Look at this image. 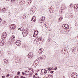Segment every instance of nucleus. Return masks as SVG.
Wrapping results in <instances>:
<instances>
[{"instance_id":"obj_1","label":"nucleus","mask_w":78,"mask_h":78,"mask_svg":"<svg viewBox=\"0 0 78 78\" xmlns=\"http://www.w3.org/2000/svg\"><path fill=\"white\" fill-rule=\"evenodd\" d=\"M22 34L23 36H26L28 34V31L26 30H23Z\"/></svg>"},{"instance_id":"obj_2","label":"nucleus","mask_w":78,"mask_h":78,"mask_svg":"<svg viewBox=\"0 0 78 78\" xmlns=\"http://www.w3.org/2000/svg\"><path fill=\"white\" fill-rule=\"evenodd\" d=\"M2 39H5L6 37V32H5L2 34Z\"/></svg>"},{"instance_id":"obj_3","label":"nucleus","mask_w":78,"mask_h":78,"mask_svg":"<svg viewBox=\"0 0 78 78\" xmlns=\"http://www.w3.org/2000/svg\"><path fill=\"white\" fill-rule=\"evenodd\" d=\"M6 42H5V41L2 40L0 43V45H1V46H3L4 45L6 44Z\"/></svg>"},{"instance_id":"obj_4","label":"nucleus","mask_w":78,"mask_h":78,"mask_svg":"<svg viewBox=\"0 0 78 78\" xmlns=\"http://www.w3.org/2000/svg\"><path fill=\"white\" fill-rule=\"evenodd\" d=\"M16 44L18 46H19L20 45H21V43L20 41L18 40L16 41Z\"/></svg>"},{"instance_id":"obj_5","label":"nucleus","mask_w":78,"mask_h":78,"mask_svg":"<svg viewBox=\"0 0 78 78\" xmlns=\"http://www.w3.org/2000/svg\"><path fill=\"white\" fill-rule=\"evenodd\" d=\"M49 10L51 13H53L54 12V8L52 7H51Z\"/></svg>"},{"instance_id":"obj_6","label":"nucleus","mask_w":78,"mask_h":78,"mask_svg":"<svg viewBox=\"0 0 78 78\" xmlns=\"http://www.w3.org/2000/svg\"><path fill=\"white\" fill-rule=\"evenodd\" d=\"M16 25L14 24H12V25H10V29H13V30H14V29L16 28Z\"/></svg>"},{"instance_id":"obj_7","label":"nucleus","mask_w":78,"mask_h":78,"mask_svg":"<svg viewBox=\"0 0 78 78\" xmlns=\"http://www.w3.org/2000/svg\"><path fill=\"white\" fill-rule=\"evenodd\" d=\"M27 58H32L33 57V53L31 52H29V54L27 56Z\"/></svg>"},{"instance_id":"obj_8","label":"nucleus","mask_w":78,"mask_h":78,"mask_svg":"<svg viewBox=\"0 0 78 78\" xmlns=\"http://www.w3.org/2000/svg\"><path fill=\"white\" fill-rule=\"evenodd\" d=\"M31 21L32 22H34L36 21V16H33L31 19Z\"/></svg>"},{"instance_id":"obj_9","label":"nucleus","mask_w":78,"mask_h":78,"mask_svg":"<svg viewBox=\"0 0 78 78\" xmlns=\"http://www.w3.org/2000/svg\"><path fill=\"white\" fill-rule=\"evenodd\" d=\"M10 39H11L12 42H14L15 41V37L14 35L12 36Z\"/></svg>"},{"instance_id":"obj_10","label":"nucleus","mask_w":78,"mask_h":78,"mask_svg":"<svg viewBox=\"0 0 78 78\" xmlns=\"http://www.w3.org/2000/svg\"><path fill=\"white\" fill-rule=\"evenodd\" d=\"M72 51L73 53H74V54H75V53L76 51V48H75V47H74L72 49Z\"/></svg>"},{"instance_id":"obj_11","label":"nucleus","mask_w":78,"mask_h":78,"mask_svg":"<svg viewBox=\"0 0 78 78\" xmlns=\"http://www.w3.org/2000/svg\"><path fill=\"white\" fill-rule=\"evenodd\" d=\"M44 51V49L42 48L40 49L39 50L38 52L40 54H42V53Z\"/></svg>"},{"instance_id":"obj_12","label":"nucleus","mask_w":78,"mask_h":78,"mask_svg":"<svg viewBox=\"0 0 78 78\" xmlns=\"http://www.w3.org/2000/svg\"><path fill=\"white\" fill-rule=\"evenodd\" d=\"M44 26L46 28H48V22H46L45 23V24L44 25Z\"/></svg>"},{"instance_id":"obj_13","label":"nucleus","mask_w":78,"mask_h":78,"mask_svg":"<svg viewBox=\"0 0 78 78\" xmlns=\"http://www.w3.org/2000/svg\"><path fill=\"white\" fill-rule=\"evenodd\" d=\"M46 58V56L44 55H42L41 57V59H45Z\"/></svg>"},{"instance_id":"obj_14","label":"nucleus","mask_w":78,"mask_h":78,"mask_svg":"<svg viewBox=\"0 0 78 78\" xmlns=\"http://www.w3.org/2000/svg\"><path fill=\"white\" fill-rule=\"evenodd\" d=\"M37 34H36V31L34 32V34L33 36V37H35L37 34H38V31L37 30Z\"/></svg>"},{"instance_id":"obj_15","label":"nucleus","mask_w":78,"mask_h":78,"mask_svg":"<svg viewBox=\"0 0 78 78\" xmlns=\"http://www.w3.org/2000/svg\"><path fill=\"white\" fill-rule=\"evenodd\" d=\"M8 59H5L4 60V62L5 64H8Z\"/></svg>"},{"instance_id":"obj_16","label":"nucleus","mask_w":78,"mask_h":78,"mask_svg":"<svg viewBox=\"0 0 78 78\" xmlns=\"http://www.w3.org/2000/svg\"><path fill=\"white\" fill-rule=\"evenodd\" d=\"M6 8H4L2 9L1 10V11H2V12H5V11H6Z\"/></svg>"},{"instance_id":"obj_17","label":"nucleus","mask_w":78,"mask_h":78,"mask_svg":"<svg viewBox=\"0 0 78 78\" xmlns=\"http://www.w3.org/2000/svg\"><path fill=\"white\" fill-rule=\"evenodd\" d=\"M40 19H41L42 21H44L45 20V17H41Z\"/></svg>"},{"instance_id":"obj_18","label":"nucleus","mask_w":78,"mask_h":78,"mask_svg":"<svg viewBox=\"0 0 78 78\" xmlns=\"http://www.w3.org/2000/svg\"><path fill=\"white\" fill-rule=\"evenodd\" d=\"M24 29V28L23 27H22L20 28V30L21 31H23V30Z\"/></svg>"},{"instance_id":"obj_19","label":"nucleus","mask_w":78,"mask_h":78,"mask_svg":"<svg viewBox=\"0 0 78 78\" xmlns=\"http://www.w3.org/2000/svg\"><path fill=\"white\" fill-rule=\"evenodd\" d=\"M74 9H76V8L78 9V4L74 5Z\"/></svg>"},{"instance_id":"obj_20","label":"nucleus","mask_w":78,"mask_h":78,"mask_svg":"<svg viewBox=\"0 0 78 78\" xmlns=\"http://www.w3.org/2000/svg\"><path fill=\"white\" fill-rule=\"evenodd\" d=\"M36 39H38L39 41H42V40L41 39V38H40V37H36Z\"/></svg>"},{"instance_id":"obj_21","label":"nucleus","mask_w":78,"mask_h":78,"mask_svg":"<svg viewBox=\"0 0 78 78\" xmlns=\"http://www.w3.org/2000/svg\"><path fill=\"white\" fill-rule=\"evenodd\" d=\"M74 11L75 12H77L78 11V9H74Z\"/></svg>"},{"instance_id":"obj_22","label":"nucleus","mask_w":78,"mask_h":78,"mask_svg":"<svg viewBox=\"0 0 78 78\" xmlns=\"http://www.w3.org/2000/svg\"><path fill=\"white\" fill-rule=\"evenodd\" d=\"M44 71H45V69H43L41 70V73H43V72H44Z\"/></svg>"},{"instance_id":"obj_23","label":"nucleus","mask_w":78,"mask_h":78,"mask_svg":"<svg viewBox=\"0 0 78 78\" xmlns=\"http://www.w3.org/2000/svg\"><path fill=\"white\" fill-rule=\"evenodd\" d=\"M26 18V16H25V15H23V19H25Z\"/></svg>"},{"instance_id":"obj_24","label":"nucleus","mask_w":78,"mask_h":78,"mask_svg":"<svg viewBox=\"0 0 78 78\" xmlns=\"http://www.w3.org/2000/svg\"><path fill=\"white\" fill-rule=\"evenodd\" d=\"M73 6H72V4H70V5L69 6V7L71 8H72Z\"/></svg>"},{"instance_id":"obj_25","label":"nucleus","mask_w":78,"mask_h":78,"mask_svg":"<svg viewBox=\"0 0 78 78\" xmlns=\"http://www.w3.org/2000/svg\"><path fill=\"white\" fill-rule=\"evenodd\" d=\"M62 19H63V18H62L61 17H60L59 18V20H60V21H61V20H62Z\"/></svg>"},{"instance_id":"obj_26","label":"nucleus","mask_w":78,"mask_h":78,"mask_svg":"<svg viewBox=\"0 0 78 78\" xmlns=\"http://www.w3.org/2000/svg\"><path fill=\"white\" fill-rule=\"evenodd\" d=\"M20 72H18L17 73V75H19V74H20Z\"/></svg>"},{"instance_id":"obj_27","label":"nucleus","mask_w":78,"mask_h":78,"mask_svg":"<svg viewBox=\"0 0 78 78\" xmlns=\"http://www.w3.org/2000/svg\"><path fill=\"white\" fill-rule=\"evenodd\" d=\"M30 3H31L32 2V0H29L28 1Z\"/></svg>"},{"instance_id":"obj_28","label":"nucleus","mask_w":78,"mask_h":78,"mask_svg":"<svg viewBox=\"0 0 78 78\" xmlns=\"http://www.w3.org/2000/svg\"><path fill=\"white\" fill-rule=\"evenodd\" d=\"M29 70H30L31 71H33V69H31V68H29Z\"/></svg>"},{"instance_id":"obj_29","label":"nucleus","mask_w":78,"mask_h":78,"mask_svg":"<svg viewBox=\"0 0 78 78\" xmlns=\"http://www.w3.org/2000/svg\"><path fill=\"white\" fill-rule=\"evenodd\" d=\"M24 74H25V73L24 72H23L22 73V75H24Z\"/></svg>"},{"instance_id":"obj_30","label":"nucleus","mask_w":78,"mask_h":78,"mask_svg":"<svg viewBox=\"0 0 78 78\" xmlns=\"http://www.w3.org/2000/svg\"><path fill=\"white\" fill-rule=\"evenodd\" d=\"M42 73H43V74H44V75H46V72H44Z\"/></svg>"},{"instance_id":"obj_31","label":"nucleus","mask_w":78,"mask_h":78,"mask_svg":"<svg viewBox=\"0 0 78 78\" xmlns=\"http://www.w3.org/2000/svg\"><path fill=\"white\" fill-rule=\"evenodd\" d=\"M58 69V68H57V67H55V68L54 69V70H57V69Z\"/></svg>"},{"instance_id":"obj_32","label":"nucleus","mask_w":78,"mask_h":78,"mask_svg":"<svg viewBox=\"0 0 78 78\" xmlns=\"http://www.w3.org/2000/svg\"><path fill=\"white\" fill-rule=\"evenodd\" d=\"M54 72V71H51L50 72V73H53Z\"/></svg>"},{"instance_id":"obj_33","label":"nucleus","mask_w":78,"mask_h":78,"mask_svg":"<svg viewBox=\"0 0 78 78\" xmlns=\"http://www.w3.org/2000/svg\"><path fill=\"white\" fill-rule=\"evenodd\" d=\"M19 77L18 76H16L15 77V78H19Z\"/></svg>"},{"instance_id":"obj_34","label":"nucleus","mask_w":78,"mask_h":78,"mask_svg":"<svg viewBox=\"0 0 78 78\" xmlns=\"http://www.w3.org/2000/svg\"><path fill=\"white\" fill-rule=\"evenodd\" d=\"M15 2V0H11L12 2Z\"/></svg>"},{"instance_id":"obj_35","label":"nucleus","mask_w":78,"mask_h":78,"mask_svg":"<svg viewBox=\"0 0 78 78\" xmlns=\"http://www.w3.org/2000/svg\"><path fill=\"white\" fill-rule=\"evenodd\" d=\"M21 78H26L25 77H23V76H21Z\"/></svg>"},{"instance_id":"obj_36","label":"nucleus","mask_w":78,"mask_h":78,"mask_svg":"<svg viewBox=\"0 0 78 78\" xmlns=\"http://www.w3.org/2000/svg\"><path fill=\"white\" fill-rule=\"evenodd\" d=\"M27 3H28L29 5H30V4H31V3L29 1H28Z\"/></svg>"},{"instance_id":"obj_37","label":"nucleus","mask_w":78,"mask_h":78,"mask_svg":"<svg viewBox=\"0 0 78 78\" xmlns=\"http://www.w3.org/2000/svg\"><path fill=\"white\" fill-rule=\"evenodd\" d=\"M33 78H35V77H36V76H35V75H33Z\"/></svg>"},{"instance_id":"obj_38","label":"nucleus","mask_w":78,"mask_h":78,"mask_svg":"<svg viewBox=\"0 0 78 78\" xmlns=\"http://www.w3.org/2000/svg\"><path fill=\"white\" fill-rule=\"evenodd\" d=\"M2 18H0V22H2Z\"/></svg>"},{"instance_id":"obj_39","label":"nucleus","mask_w":78,"mask_h":78,"mask_svg":"<svg viewBox=\"0 0 78 78\" xmlns=\"http://www.w3.org/2000/svg\"><path fill=\"white\" fill-rule=\"evenodd\" d=\"M7 76H10V75H9V74H8Z\"/></svg>"},{"instance_id":"obj_40","label":"nucleus","mask_w":78,"mask_h":78,"mask_svg":"<svg viewBox=\"0 0 78 78\" xmlns=\"http://www.w3.org/2000/svg\"><path fill=\"white\" fill-rule=\"evenodd\" d=\"M48 70H51V69H50V68H48Z\"/></svg>"},{"instance_id":"obj_41","label":"nucleus","mask_w":78,"mask_h":78,"mask_svg":"<svg viewBox=\"0 0 78 78\" xmlns=\"http://www.w3.org/2000/svg\"><path fill=\"white\" fill-rule=\"evenodd\" d=\"M54 69H53V68H52L51 69V70H53Z\"/></svg>"},{"instance_id":"obj_42","label":"nucleus","mask_w":78,"mask_h":78,"mask_svg":"<svg viewBox=\"0 0 78 78\" xmlns=\"http://www.w3.org/2000/svg\"><path fill=\"white\" fill-rule=\"evenodd\" d=\"M5 76H2V78H5Z\"/></svg>"},{"instance_id":"obj_43","label":"nucleus","mask_w":78,"mask_h":78,"mask_svg":"<svg viewBox=\"0 0 78 78\" xmlns=\"http://www.w3.org/2000/svg\"><path fill=\"white\" fill-rule=\"evenodd\" d=\"M44 72H46V73H47V70H45V71H44Z\"/></svg>"},{"instance_id":"obj_44","label":"nucleus","mask_w":78,"mask_h":78,"mask_svg":"<svg viewBox=\"0 0 78 78\" xmlns=\"http://www.w3.org/2000/svg\"><path fill=\"white\" fill-rule=\"evenodd\" d=\"M25 74V75H29V74H27L26 73H24Z\"/></svg>"},{"instance_id":"obj_45","label":"nucleus","mask_w":78,"mask_h":78,"mask_svg":"<svg viewBox=\"0 0 78 78\" xmlns=\"http://www.w3.org/2000/svg\"><path fill=\"white\" fill-rule=\"evenodd\" d=\"M51 76V75H48V77H50V76Z\"/></svg>"},{"instance_id":"obj_46","label":"nucleus","mask_w":78,"mask_h":78,"mask_svg":"<svg viewBox=\"0 0 78 78\" xmlns=\"http://www.w3.org/2000/svg\"><path fill=\"white\" fill-rule=\"evenodd\" d=\"M67 25L68 28H69V25H68V24H67Z\"/></svg>"},{"instance_id":"obj_47","label":"nucleus","mask_w":78,"mask_h":78,"mask_svg":"<svg viewBox=\"0 0 78 78\" xmlns=\"http://www.w3.org/2000/svg\"><path fill=\"white\" fill-rule=\"evenodd\" d=\"M35 75H37V73H35Z\"/></svg>"},{"instance_id":"obj_48","label":"nucleus","mask_w":78,"mask_h":78,"mask_svg":"<svg viewBox=\"0 0 78 78\" xmlns=\"http://www.w3.org/2000/svg\"><path fill=\"white\" fill-rule=\"evenodd\" d=\"M30 75H32V74H31V73H30Z\"/></svg>"},{"instance_id":"obj_49","label":"nucleus","mask_w":78,"mask_h":78,"mask_svg":"<svg viewBox=\"0 0 78 78\" xmlns=\"http://www.w3.org/2000/svg\"><path fill=\"white\" fill-rule=\"evenodd\" d=\"M64 27H65V28H67V27H66V25H65Z\"/></svg>"},{"instance_id":"obj_50","label":"nucleus","mask_w":78,"mask_h":78,"mask_svg":"<svg viewBox=\"0 0 78 78\" xmlns=\"http://www.w3.org/2000/svg\"><path fill=\"white\" fill-rule=\"evenodd\" d=\"M27 71H25V72L26 73H27Z\"/></svg>"},{"instance_id":"obj_51","label":"nucleus","mask_w":78,"mask_h":78,"mask_svg":"<svg viewBox=\"0 0 78 78\" xmlns=\"http://www.w3.org/2000/svg\"><path fill=\"white\" fill-rule=\"evenodd\" d=\"M27 72H28V73H29L30 72L29 71H27Z\"/></svg>"},{"instance_id":"obj_52","label":"nucleus","mask_w":78,"mask_h":78,"mask_svg":"<svg viewBox=\"0 0 78 78\" xmlns=\"http://www.w3.org/2000/svg\"><path fill=\"white\" fill-rule=\"evenodd\" d=\"M1 51H0V55H1Z\"/></svg>"},{"instance_id":"obj_53","label":"nucleus","mask_w":78,"mask_h":78,"mask_svg":"<svg viewBox=\"0 0 78 78\" xmlns=\"http://www.w3.org/2000/svg\"><path fill=\"white\" fill-rule=\"evenodd\" d=\"M9 0H6V1H9Z\"/></svg>"},{"instance_id":"obj_54","label":"nucleus","mask_w":78,"mask_h":78,"mask_svg":"<svg viewBox=\"0 0 78 78\" xmlns=\"http://www.w3.org/2000/svg\"><path fill=\"white\" fill-rule=\"evenodd\" d=\"M77 51H78V48L77 49Z\"/></svg>"},{"instance_id":"obj_55","label":"nucleus","mask_w":78,"mask_h":78,"mask_svg":"<svg viewBox=\"0 0 78 78\" xmlns=\"http://www.w3.org/2000/svg\"><path fill=\"white\" fill-rule=\"evenodd\" d=\"M1 10V9H0V11Z\"/></svg>"},{"instance_id":"obj_56","label":"nucleus","mask_w":78,"mask_h":78,"mask_svg":"<svg viewBox=\"0 0 78 78\" xmlns=\"http://www.w3.org/2000/svg\"><path fill=\"white\" fill-rule=\"evenodd\" d=\"M23 2H24V1H23Z\"/></svg>"},{"instance_id":"obj_57","label":"nucleus","mask_w":78,"mask_h":78,"mask_svg":"<svg viewBox=\"0 0 78 78\" xmlns=\"http://www.w3.org/2000/svg\"><path fill=\"white\" fill-rule=\"evenodd\" d=\"M23 3H24V2Z\"/></svg>"},{"instance_id":"obj_58","label":"nucleus","mask_w":78,"mask_h":78,"mask_svg":"<svg viewBox=\"0 0 78 78\" xmlns=\"http://www.w3.org/2000/svg\"><path fill=\"white\" fill-rule=\"evenodd\" d=\"M40 78H41L40 77Z\"/></svg>"}]
</instances>
